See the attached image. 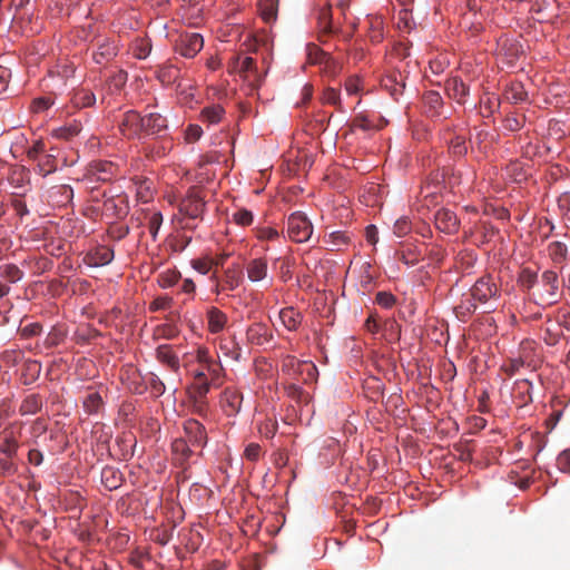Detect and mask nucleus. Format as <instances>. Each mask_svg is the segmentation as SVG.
<instances>
[{"label":"nucleus","instance_id":"nucleus-1","mask_svg":"<svg viewBox=\"0 0 570 570\" xmlns=\"http://www.w3.org/2000/svg\"><path fill=\"white\" fill-rule=\"evenodd\" d=\"M540 287L532 293L534 302L542 306H551L559 301V281L557 272L547 269L538 282Z\"/></svg>","mask_w":570,"mask_h":570},{"label":"nucleus","instance_id":"nucleus-2","mask_svg":"<svg viewBox=\"0 0 570 570\" xmlns=\"http://www.w3.org/2000/svg\"><path fill=\"white\" fill-rule=\"evenodd\" d=\"M313 234L309 219L301 212L293 213L287 218V235L295 243L307 242Z\"/></svg>","mask_w":570,"mask_h":570},{"label":"nucleus","instance_id":"nucleus-3","mask_svg":"<svg viewBox=\"0 0 570 570\" xmlns=\"http://www.w3.org/2000/svg\"><path fill=\"white\" fill-rule=\"evenodd\" d=\"M204 190L197 186L188 189L179 204V212L190 219L198 218L205 210Z\"/></svg>","mask_w":570,"mask_h":570},{"label":"nucleus","instance_id":"nucleus-4","mask_svg":"<svg viewBox=\"0 0 570 570\" xmlns=\"http://www.w3.org/2000/svg\"><path fill=\"white\" fill-rule=\"evenodd\" d=\"M473 301L487 303L499 294V288L491 276L480 277L470 289Z\"/></svg>","mask_w":570,"mask_h":570},{"label":"nucleus","instance_id":"nucleus-5","mask_svg":"<svg viewBox=\"0 0 570 570\" xmlns=\"http://www.w3.org/2000/svg\"><path fill=\"white\" fill-rule=\"evenodd\" d=\"M204 46L203 37L199 33H186L179 37L176 42V52L185 58H194Z\"/></svg>","mask_w":570,"mask_h":570},{"label":"nucleus","instance_id":"nucleus-6","mask_svg":"<svg viewBox=\"0 0 570 570\" xmlns=\"http://www.w3.org/2000/svg\"><path fill=\"white\" fill-rule=\"evenodd\" d=\"M142 127L144 117L136 110L126 111L119 122V129L127 138L140 137L142 135Z\"/></svg>","mask_w":570,"mask_h":570},{"label":"nucleus","instance_id":"nucleus-7","mask_svg":"<svg viewBox=\"0 0 570 570\" xmlns=\"http://www.w3.org/2000/svg\"><path fill=\"white\" fill-rule=\"evenodd\" d=\"M96 46L97 50L94 52L92 58L98 65H105L118 55L119 46L114 38L98 37Z\"/></svg>","mask_w":570,"mask_h":570},{"label":"nucleus","instance_id":"nucleus-8","mask_svg":"<svg viewBox=\"0 0 570 570\" xmlns=\"http://www.w3.org/2000/svg\"><path fill=\"white\" fill-rule=\"evenodd\" d=\"M104 197H106L104 202V210L106 215L111 216L114 218L122 219L129 213V203L128 198L125 195H110L107 196L106 191L104 193Z\"/></svg>","mask_w":570,"mask_h":570},{"label":"nucleus","instance_id":"nucleus-9","mask_svg":"<svg viewBox=\"0 0 570 570\" xmlns=\"http://www.w3.org/2000/svg\"><path fill=\"white\" fill-rule=\"evenodd\" d=\"M184 431L191 446L204 448L207 443V432L205 426L195 419H189L184 423Z\"/></svg>","mask_w":570,"mask_h":570},{"label":"nucleus","instance_id":"nucleus-10","mask_svg":"<svg viewBox=\"0 0 570 570\" xmlns=\"http://www.w3.org/2000/svg\"><path fill=\"white\" fill-rule=\"evenodd\" d=\"M435 227L448 235H453L459 232L460 220L456 215L450 209L441 208L434 216Z\"/></svg>","mask_w":570,"mask_h":570},{"label":"nucleus","instance_id":"nucleus-11","mask_svg":"<svg viewBox=\"0 0 570 570\" xmlns=\"http://www.w3.org/2000/svg\"><path fill=\"white\" fill-rule=\"evenodd\" d=\"M445 91L451 99L455 100L460 105H464L470 95V86L461 78L454 76L446 79Z\"/></svg>","mask_w":570,"mask_h":570},{"label":"nucleus","instance_id":"nucleus-12","mask_svg":"<svg viewBox=\"0 0 570 570\" xmlns=\"http://www.w3.org/2000/svg\"><path fill=\"white\" fill-rule=\"evenodd\" d=\"M168 127L167 119L158 114L150 112L144 116L142 134L147 136L160 135Z\"/></svg>","mask_w":570,"mask_h":570},{"label":"nucleus","instance_id":"nucleus-13","mask_svg":"<svg viewBox=\"0 0 570 570\" xmlns=\"http://www.w3.org/2000/svg\"><path fill=\"white\" fill-rule=\"evenodd\" d=\"M114 259V250L107 246H98L85 256V263L98 267L108 265Z\"/></svg>","mask_w":570,"mask_h":570},{"label":"nucleus","instance_id":"nucleus-14","mask_svg":"<svg viewBox=\"0 0 570 570\" xmlns=\"http://www.w3.org/2000/svg\"><path fill=\"white\" fill-rule=\"evenodd\" d=\"M243 395L234 387H226L222 395V404L227 415H235L239 412Z\"/></svg>","mask_w":570,"mask_h":570},{"label":"nucleus","instance_id":"nucleus-15","mask_svg":"<svg viewBox=\"0 0 570 570\" xmlns=\"http://www.w3.org/2000/svg\"><path fill=\"white\" fill-rule=\"evenodd\" d=\"M156 358L174 372L180 367L179 357L169 344H161L156 348Z\"/></svg>","mask_w":570,"mask_h":570},{"label":"nucleus","instance_id":"nucleus-16","mask_svg":"<svg viewBox=\"0 0 570 570\" xmlns=\"http://www.w3.org/2000/svg\"><path fill=\"white\" fill-rule=\"evenodd\" d=\"M247 340L254 345H264L273 338L269 328L263 323L252 324L246 332Z\"/></svg>","mask_w":570,"mask_h":570},{"label":"nucleus","instance_id":"nucleus-17","mask_svg":"<svg viewBox=\"0 0 570 570\" xmlns=\"http://www.w3.org/2000/svg\"><path fill=\"white\" fill-rule=\"evenodd\" d=\"M207 328L212 334L222 332L227 324V315L215 306H210L206 313Z\"/></svg>","mask_w":570,"mask_h":570},{"label":"nucleus","instance_id":"nucleus-18","mask_svg":"<svg viewBox=\"0 0 570 570\" xmlns=\"http://www.w3.org/2000/svg\"><path fill=\"white\" fill-rule=\"evenodd\" d=\"M19 448L18 440L13 435V431L4 429L0 434V452L9 458L17 455Z\"/></svg>","mask_w":570,"mask_h":570},{"label":"nucleus","instance_id":"nucleus-19","mask_svg":"<svg viewBox=\"0 0 570 570\" xmlns=\"http://www.w3.org/2000/svg\"><path fill=\"white\" fill-rule=\"evenodd\" d=\"M101 482L109 491L121 487L124 482L122 473L114 466H105L101 471Z\"/></svg>","mask_w":570,"mask_h":570},{"label":"nucleus","instance_id":"nucleus-20","mask_svg":"<svg viewBox=\"0 0 570 570\" xmlns=\"http://www.w3.org/2000/svg\"><path fill=\"white\" fill-rule=\"evenodd\" d=\"M246 272L249 281H263L267 276V262L264 258L252 259L246 265Z\"/></svg>","mask_w":570,"mask_h":570},{"label":"nucleus","instance_id":"nucleus-21","mask_svg":"<svg viewBox=\"0 0 570 570\" xmlns=\"http://www.w3.org/2000/svg\"><path fill=\"white\" fill-rule=\"evenodd\" d=\"M243 282V272L238 265H234L224 271L222 288L228 291L236 289Z\"/></svg>","mask_w":570,"mask_h":570},{"label":"nucleus","instance_id":"nucleus-22","mask_svg":"<svg viewBox=\"0 0 570 570\" xmlns=\"http://www.w3.org/2000/svg\"><path fill=\"white\" fill-rule=\"evenodd\" d=\"M258 9L262 19L266 23H273L277 19L278 4L276 0H258Z\"/></svg>","mask_w":570,"mask_h":570},{"label":"nucleus","instance_id":"nucleus-23","mask_svg":"<svg viewBox=\"0 0 570 570\" xmlns=\"http://www.w3.org/2000/svg\"><path fill=\"white\" fill-rule=\"evenodd\" d=\"M548 253L554 264H563L569 254L568 245L563 242H552L548 246Z\"/></svg>","mask_w":570,"mask_h":570},{"label":"nucleus","instance_id":"nucleus-24","mask_svg":"<svg viewBox=\"0 0 570 570\" xmlns=\"http://www.w3.org/2000/svg\"><path fill=\"white\" fill-rule=\"evenodd\" d=\"M36 171L40 176H48L49 174H52L57 170V160L55 155L52 154H43L40 158L37 160Z\"/></svg>","mask_w":570,"mask_h":570},{"label":"nucleus","instance_id":"nucleus-25","mask_svg":"<svg viewBox=\"0 0 570 570\" xmlns=\"http://www.w3.org/2000/svg\"><path fill=\"white\" fill-rule=\"evenodd\" d=\"M423 101L431 117L441 115L440 110L443 106V99L438 91H428L423 96Z\"/></svg>","mask_w":570,"mask_h":570},{"label":"nucleus","instance_id":"nucleus-26","mask_svg":"<svg viewBox=\"0 0 570 570\" xmlns=\"http://www.w3.org/2000/svg\"><path fill=\"white\" fill-rule=\"evenodd\" d=\"M504 97L508 101L518 104L525 101L528 94L521 82H511L504 90Z\"/></svg>","mask_w":570,"mask_h":570},{"label":"nucleus","instance_id":"nucleus-27","mask_svg":"<svg viewBox=\"0 0 570 570\" xmlns=\"http://www.w3.org/2000/svg\"><path fill=\"white\" fill-rule=\"evenodd\" d=\"M532 383L529 380H520L515 382V391L518 394H515V400H518V404L520 406L527 405L528 403L532 402Z\"/></svg>","mask_w":570,"mask_h":570},{"label":"nucleus","instance_id":"nucleus-28","mask_svg":"<svg viewBox=\"0 0 570 570\" xmlns=\"http://www.w3.org/2000/svg\"><path fill=\"white\" fill-rule=\"evenodd\" d=\"M279 318L283 325L289 331H295L301 324L302 320L301 314L293 307L283 308L279 312Z\"/></svg>","mask_w":570,"mask_h":570},{"label":"nucleus","instance_id":"nucleus-29","mask_svg":"<svg viewBox=\"0 0 570 570\" xmlns=\"http://www.w3.org/2000/svg\"><path fill=\"white\" fill-rule=\"evenodd\" d=\"M42 407V400L38 394L28 395L21 403L19 412L21 415L36 414Z\"/></svg>","mask_w":570,"mask_h":570},{"label":"nucleus","instance_id":"nucleus-30","mask_svg":"<svg viewBox=\"0 0 570 570\" xmlns=\"http://www.w3.org/2000/svg\"><path fill=\"white\" fill-rule=\"evenodd\" d=\"M82 406L88 414H97L104 406V401L98 392L88 393L83 401Z\"/></svg>","mask_w":570,"mask_h":570},{"label":"nucleus","instance_id":"nucleus-31","mask_svg":"<svg viewBox=\"0 0 570 570\" xmlns=\"http://www.w3.org/2000/svg\"><path fill=\"white\" fill-rule=\"evenodd\" d=\"M71 101L77 108H87L96 102V96L90 90L79 89L73 94Z\"/></svg>","mask_w":570,"mask_h":570},{"label":"nucleus","instance_id":"nucleus-32","mask_svg":"<svg viewBox=\"0 0 570 570\" xmlns=\"http://www.w3.org/2000/svg\"><path fill=\"white\" fill-rule=\"evenodd\" d=\"M224 114L225 110L220 105H212L202 110L200 117L208 124H217L222 120Z\"/></svg>","mask_w":570,"mask_h":570},{"label":"nucleus","instance_id":"nucleus-33","mask_svg":"<svg viewBox=\"0 0 570 570\" xmlns=\"http://www.w3.org/2000/svg\"><path fill=\"white\" fill-rule=\"evenodd\" d=\"M383 86L391 91L393 96L401 95L403 92V89L405 87L402 76L399 73H393L390 76H386L383 79Z\"/></svg>","mask_w":570,"mask_h":570},{"label":"nucleus","instance_id":"nucleus-34","mask_svg":"<svg viewBox=\"0 0 570 570\" xmlns=\"http://www.w3.org/2000/svg\"><path fill=\"white\" fill-rule=\"evenodd\" d=\"M399 259L407 266H414L423 259V255L416 247H406L397 253Z\"/></svg>","mask_w":570,"mask_h":570},{"label":"nucleus","instance_id":"nucleus-35","mask_svg":"<svg viewBox=\"0 0 570 570\" xmlns=\"http://www.w3.org/2000/svg\"><path fill=\"white\" fill-rule=\"evenodd\" d=\"M115 166L111 163L99 161L92 166V174L97 180L107 181L114 176Z\"/></svg>","mask_w":570,"mask_h":570},{"label":"nucleus","instance_id":"nucleus-36","mask_svg":"<svg viewBox=\"0 0 570 570\" xmlns=\"http://www.w3.org/2000/svg\"><path fill=\"white\" fill-rule=\"evenodd\" d=\"M318 27L320 30L324 33H332L333 32V24H332V9L331 6H324L318 11Z\"/></svg>","mask_w":570,"mask_h":570},{"label":"nucleus","instance_id":"nucleus-37","mask_svg":"<svg viewBox=\"0 0 570 570\" xmlns=\"http://www.w3.org/2000/svg\"><path fill=\"white\" fill-rule=\"evenodd\" d=\"M366 22L368 23V37L372 42H380L383 39V21L381 18H367Z\"/></svg>","mask_w":570,"mask_h":570},{"label":"nucleus","instance_id":"nucleus-38","mask_svg":"<svg viewBox=\"0 0 570 570\" xmlns=\"http://www.w3.org/2000/svg\"><path fill=\"white\" fill-rule=\"evenodd\" d=\"M538 274L530 268H523L519 276V283L524 291L530 292L538 284Z\"/></svg>","mask_w":570,"mask_h":570},{"label":"nucleus","instance_id":"nucleus-39","mask_svg":"<svg viewBox=\"0 0 570 570\" xmlns=\"http://www.w3.org/2000/svg\"><path fill=\"white\" fill-rule=\"evenodd\" d=\"M476 309V305L472 299L462 301L455 308V315L458 318L465 321Z\"/></svg>","mask_w":570,"mask_h":570},{"label":"nucleus","instance_id":"nucleus-40","mask_svg":"<svg viewBox=\"0 0 570 570\" xmlns=\"http://www.w3.org/2000/svg\"><path fill=\"white\" fill-rule=\"evenodd\" d=\"M190 264L195 271H197L198 273H200L203 275L209 274L210 271L214 268L213 257L207 256V255L193 259L190 262Z\"/></svg>","mask_w":570,"mask_h":570},{"label":"nucleus","instance_id":"nucleus-41","mask_svg":"<svg viewBox=\"0 0 570 570\" xmlns=\"http://www.w3.org/2000/svg\"><path fill=\"white\" fill-rule=\"evenodd\" d=\"M194 389L196 397L198 399H205L206 394L209 392V383L203 372L195 375Z\"/></svg>","mask_w":570,"mask_h":570},{"label":"nucleus","instance_id":"nucleus-42","mask_svg":"<svg viewBox=\"0 0 570 570\" xmlns=\"http://www.w3.org/2000/svg\"><path fill=\"white\" fill-rule=\"evenodd\" d=\"M1 276L7 278L10 283H17L22 278L23 273L18 266L7 264L1 267Z\"/></svg>","mask_w":570,"mask_h":570},{"label":"nucleus","instance_id":"nucleus-43","mask_svg":"<svg viewBox=\"0 0 570 570\" xmlns=\"http://www.w3.org/2000/svg\"><path fill=\"white\" fill-rule=\"evenodd\" d=\"M411 230H412V222L406 216L400 217L394 223L393 233L397 237H404V236L409 235L411 233Z\"/></svg>","mask_w":570,"mask_h":570},{"label":"nucleus","instance_id":"nucleus-44","mask_svg":"<svg viewBox=\"0 0 570 570\" xmlns=\"http://www.w3.org/2000/svg\"><path fill=\"white\" fill-rule=\"evenodd\" d=\"M29 160L36 161L46 153V144L42 139H37L26 151Z\"/></svg>","mask_w":570,"mask_h":570},{"label":"nucleus","instance_id":"nucleus-45","mask_svg":"<svg viewBox=\"0 0 570 570\" xmlns=\"http://www.w3.org/2000/svg\"><path fill=\"white\" fill-rule=\"evenodd\" d=\"M151 51V43L147 39H139L135 42L132 52L134 56L138 59H145L149 56Z\"/></svg>","mask_w":570,"mask_h":570},{"label":"nucleus","instance_id":"nucleus-46","mask_svg":"<svg viewBox=\"0 0 570 570\" xmlns=\"http://www.w3.org/2000/svg\"><path fill=\"white\" fill-rule=\"evenodd\" d=\"M156 335L161 338L173 340L179 334L177 326L173 324H161L156 327Z\"/></svg>","mask_w":570,"mask_h":570},{"label":"nucleus","instance_id":"nucleus-47","mask_svg":"<svg viewBox=\"0 0 570 570\" xmlns=\"http://www.w3.org/2000/svg\"><path fill=\"white\" fill-rule=\"evenodd\" d=\"M173 451L176 454H180L183 461L187 460L191 454L188 440L183 439H177L173 442Z\"/></svg>","mask_w":570,"mask_h":570},{"label":"nucleus","instance_id":"nucleus-48","mask_svg":"<svg viewBox=\"0 0 570 570\" xmlns=\"http://www.w3.org/2000/svg\"><path fill=\"white\" fill-rule=\"evenodd\" d=\"M287 395L295 400L298 403L307 402L308 401V394L298 385L291 384L286 387Z\"/></svg>","mask_w":570,"mask_h":570},{"label":"nucleus","instance_id":"nucleus-49","mask_svg":"<svg viewBox=\"0 0 570 570\" xmlns=\"http://www.w3.org/2000/svg\"><path fill=\"white\" fill-rule=\"evenodd\" d=\"M163 224V215L159 212L154 213L148 223V230L155 240L157 238L158 232L160 229V226Z\"/></svg>","mask_w":570,"mask_h":570},{"label":"nucleus","instance_id":"nucleus-50","mask_svg":"<svg viewBox=\"0 0 570 570\" xmlns=\"http://www.w3.org/2000/svg\"><path fill=\"white\" fill-rule=\"evenodd\" d=\"M375 302L384 308H391L395 305L396 297L390 292H379Z\"/></svg>","mask_w":570,"mask_h":570},{"label":"nucleus","instance_id":"nucleus-51","mask_svg":"<svg viewBox=\"0 0 570 570\" xmlns=\"http://www.w3.org/2000/svg\"><path fill=\"white\" fill-rule=\"evenodd\" d=\"M80 132V125L75 124L69 127H62L55 130V136L62 139H70Z\"/></svg>","mask_w":570,"mask_h":570},{"label":"nucleus","instance_id":"nucleus-52","mask_svg":"<svg viewBox=\"0 0 570 570\" xmlns=\"http://www.w3.org/2000/svg\"><path fill=\"white\" fill-rule=\"evenodd\" d=\"M450 150L454 156L461 157L466 153L465 139L456 136L451 140Z\"/></svg>","mask_w":570,"mask_h":570},{"label":"nucleus","instance_id":"nucleus-53","mask_svg":"<svg viewBox=\"0 0 570 570\" xmlns=\"http://www.w3.org/2000/svg\"><path fill=\"white\" fill-rule=\"evenodd\" d=\"M524 366V361L521 357L509 360L503 366L502 370L509 375H514L521 367Z\"/></svg>","mask_w":570,"mask_h":570},{"label":"nucleus","instance_id":"nucleus-54","mask_svg":"<svg viewBox=\"0 0 570 570\" xmlns=\"http://www.w3.org/2000/svg\"><path fill=\"white\" fill-rule=\"evenodd\" d=\"M557 466L561 472L570 473V450H564L558 455Z\"/></svg>","mask_w":570,"mask_h":570},{"label":"nucleus","instance_id":"nucleus-55","mask_svg":"<svg viewBox=\"0 0 570 570\" xmlns=\"http://www.w3.org/2000/svg\"><path fill=\"white\" fill-rule=\"evenodd\" d=\"M12 459L9 456L0 459V471L6 476L13 475L17 472V465Z\"/></svg>","mask_w":570,"mask_h":570},{"label":"nucleus","instance_id":"nucleus-56","mask_svg":"<svg viewBox=\"0 0 570 570\" xmlns=\"http://www.w3.org/2000/svg\"><path fill=\"white\" fill-rule=\"evenodd\" d=\"M234 220L242 226H248L253 223V214L247 209H239L234 214Z\"/></svg>","mask_w":570,"mask_h":570},{"label":"nucleus","instance_id":"nucleus-57","mask_svg":"<svg viewBox=\"0 0 570 570\" xmlns=\"http://www.w3.org/2000/svg\"><path fill=\"white\" fill-rule=\"evenodd\" d=\"M203 135V129L198 125H189L185 131V139L187 142L197 141Z\"/></svg>","mask_w":570,"mask_h":570},{"label":"nucleus","instance_id":"nucleus-58","mask_svg":"<svg viewBox=\"0 0 570 570\" xmlns=\"http://www.w3.org/2000/svg\"><path fill=\"white\" fill-rule=\"evenodd\" d=\"M52 105L50 98L39 97L36 98L31 104V109L33 112H42L47 110Z\"/></svg>","mask_w":570,"mask_h":570},{"label":"nucleus","instance_id":"nucleus-59","mask_svg":"<svg viewBox=\"0 0 570 570\" xmlns=\"http://www.w3.org/2000/svg\"><path fill=\"white\" fill-rule=\"evenodd\" d=\"M257 237L263 240H273L278 237V232L269 226L261 227L257 230Z\"/></svg>","mask_w":570,"mask_h":570},{"label":"nucleus","instance_id":"nucleus-60","mask_svg":"<svg viewBox=\"0 0 570 570\" xmlns=\"http://www.w3.org/2000/svg\"><path fill=\"white\" fill-rule=\"evenodd\" d=\"M323 100L330 105L340 104V91L335 88H327L323 92Z\"/></svg>","mask_w":570,"mask_h":570},{"label":"nucleus","instance_id":"nucleus-61","mask_svg":"<svg viewBox=\"0 0 570 570\" xmlns=\"http://www.w3.org/2000/svg\"><path fill=\"white\" fill-rule=\"evenodd\" d=\"M306 49L311 62L317 63L321 61V56H323L324 52L316 45L309 43Z\"/></svg>","mask_w":570,"mask_h":570},{"label":"nucleus","instance_id":"nucleus-62","mask_svg":"<svg viewBox=\"0 0 570 570\" xmlns=\"http://www.w3.org/2000/svg\"><path fill=\"white\" fill-rule=\"evenodd\" d=\"M261 451H262V449H261L259 444L250 443L245 449V456L250 461H256V460H258V458L261 455Z\"/></svg>","mask_w":570,"mask_h":570},{"label":"nucleus","instance_id":"nucleus-63","mask_svg":"<svg viewBox=\"0 0 570 570\" xmlns=\"http://www.w3.org/2000/svg\"><path fill=\"white\" fill-rule=\"evenodd\" d=\"M41 332V325L39 323H31L22 327L21 334L23 337H32L39 335Z\"/></svg>","mask_w":570,"mask_h":570},{"label":"nucleus","instance_id":"nucleus-64","mask_svg":"<svg viewBox=\"0 0 570 570\" xmlns=\"http://www.w3.org/2000/svg\"><path fill=\"white\" fill-rule=\"evenodd\" d=\"M558 206L570 218V193H563L559 196Z\"/></svg>","mask_w":570,"mask_h":570}]
</instances>
